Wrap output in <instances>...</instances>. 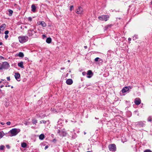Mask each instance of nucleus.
<instances>
[{
	"label": "nucleus",
	"instance_id": "obj_1",
	"mask_svg": "<svg viewBox=\"0 0 152 152\" xmlns=\"http://www.w3.org/2000/svg\"><path fill=\"white\" fill-rule=\"evenodd\" d=\"M19 42L21 43H23L28 41V37L27 36H20L18 37Z\"/></svg>",
	"mask_w": 152,
	"mask_h": 152
},
{
	"label": "nucleus",
	"instance_id": "obj_2",
	"mask_svg": "<svg viewBox=\"0 0 152 152\" xmlns=\"http://www.w3.org/2000/svg\"><path fill=\"white\" fill-rule=\"evenodd\" d=\"M20 130L19 129L14 128L11 130L9 132L12 134L11 136H14L16 135L20 131Z\"/></svg>",
	"mask_w": 152,
	"mask_h": 152
},
{
	"label": "nucleus",
	"instance_id": "obj_3",
	"mask_svg": "<svg viewBox=\"0 0 152 152\" xmlns=\"http://www.w3.org/2000/svg\"><path fill=\"white\" fill-rule=\"evenodd\" d=\"M9 66V64L7 62H3L0 65V70L8 69Z\"/></svg>",
	"mask_w": 152,
	"mask_h": 152
},
{
	"label": "nucleus",
	"instance_id": "obj_4",
	"mask_svg": "<svg viewBox=\"0 0 152 152\" xmlns=\"http://www.w3.org/2000/svg\"><path fill=\"white\" fill-rule=\"evenodd\" d=\"M84 11V10L83 8L80 7H78L76 10L75 12L78 14H83Z\"/></svg>",
	"mask_w": 152,
	"mask_h": 152
},
{
	"label": "nucleus",
	"instance_id": "obj_5",
	"mask_svg": "<svg viewBox=\"0 0 152 152\" xmlns=\"http://www.w3.org/2000/svg\"><path fill=\"white\" fill-rule=\"evenodd\" d=\"M108 148L109 150L112 151H116V147L114 144H112L109 145Z\"/></svg>",
	"mask_w": 152,
	"mask_h": 152
},
{
	"label": "nucleus",
	"instance_id": "obj_6",
	"mask_svg": "<svg viewBox=\"0 0 152 152\" xmlns=\"http://www.w3.org/2000/svg\"><path fill=\"white\" fill-rule=\"evenodd\" d=\"M57 132L60 136L62 137L65 136L67 134L66 131L64 130H58Z\"/></svg>",
	"mask_w": 152,
	"mask_h": 152
},
{
	"label": "nucleus",
	"instance_id": "obj_7",
	"mask_svg": "<svg viewBox=\"0 0 152 152\" xmlns=\"http://www.w3.org/2000/svg\"><path fill=\"white\" fill-rule=\"evenodd\" d=\"M109 18V16L107 15H102L98 17L99 20H105V21H107Z\"/></svg>",
	"mask_w": 152,
	"mask_h": 152
},
{
	"label": "nucleus",
	"instance_id": "obj_8",
	"mask_svg": "<svg viewBox=\"0 0 152 152\" xmlns=\"http://www.w3.org/2000/svg\"><path fill=\"white\" fill-rule=\"evenodd\" d=\"M131 88L130 86L125 87L122 89L121 92L122 93H126L130 89H131Z\"/></svg>",
	"mask_w": 152,
	"mask_h": 152
},
{
	"label": "nucleus",
	"instance_id": "obj_9",
	"mask_svg": "<svg viewBox=\"0 0 152 152\" xmlns=\"http://www.w3.org/2000/svg\"><path fill=\"white\" fill-rule=\"evenodd\" d=\"M87 77L88 78H90L93 75V74L91 70H89L87 72Z\"/></svg>",
	"mask_w": 152,
	"mask_h": 152
},
{
	"label": "nucleus",
	"instance_id": "obj_10",
	"mask_svg": "<svg viewBox=\"0 0 152 152\" xmlns=\"http://www.w3.org/2000/svg\"><path fill=\"white\" fill-rule=\"evenodd\" d=\"M141 102V100L139 98H136L134 99V102L136 105H138L140 104Z\"/></svg>",
	"mask_w": 152,
	"mask_h": 152
},
{
	"label": "nucleus",
	"instance_id": "obj_11",
	"mask_svg": "<svg viewBox=\"0 0 152 152\" xmlns=\"http://www.w3.org/2000/svg\"><path fill=\"white\" fill-rule=\"evenodd\" d=\"M35 33V32L33 30H30L28 31V34L29 37H31Z\"/></svg>",
	"mask_w": 152,
	"mask_h": 152
},
{
	"label": "nucleus",
	"instance_id": "obj_12",
	"mask_svg": "<svg viewBox=\"0 0 152 152\" xmlns=\"http://www.w3.org/2000/svg\"><path fill=\"white\" fill-rule=\"evenodd\" d=\"M15 77L16 79L18 81H20V75L19 73H15Z\"/></svg>",
	"mask_w": 152,
	"mask_h": 152
},
{
	"label": "nucleus",
	"instance_id": "obj_13",
	"mask_svg": "<svg viewBox=\"0 0 152 152\" xmlns=\"http://www.w3.org/2000/svg\"><path fill=\"white\" fill-rule=\"evenodd\" d=\"M37 23L39 25H41L43 27H45L46 26V23L43 21H39Z\"/></svg>",
	"mask_w": 152,
	"mask_h": 152
},
{
	"label": "nucleus",
	"instance_id": "obj_14",
	"mask_svg": "<svg viewBox=\"0 0 152 152\" xmlns=\"http://www.w3.org/2000/svg\"><path fill=\"white\" fill-rule=\"evenodd\" d=\"M66 83L67 84L71 85L73 81L72 79H69L66 80Z\"/></svg>",
	"mask_w": 152,
	"mask_h": 152
},
{
	"label": "nucleus",
	"instance_id": "obj_15",
	"mask_svg": "<svg viewBox=\"0 0 152 152\" xmlns=\"http://www.w3.org/2000/svg\"><path fill=\"white\" fill-rule=\"evenodd\" d=\"M144 124L143 121H140L137 122V125L140 126H144Z\"/></svg>",
	"mask_w": 152,
	"mask_h": 152
},
{
	"label": "nucleus",
	"instance_id": "obj_16",
	"mask_svg": "<svg viewBox=\"0 0 152 152\" xmlns=\"http://www.w3.org/2000/svg\"><path fill=\"white\" fill-rule=\"evenodd\" d=\"M6 27V25L5 24H2L0 26V30L1 31H3L4 30Z\"/></svg>",
	"mask_w": 152,
	"mask_h": 152
},
{
	"label": "nucleus",
	"instance_id": "obj_17",
	"mask_svg": "<svg viewBox=\"0 0 152 152\" xmlns=\"http://www.w3.org/2000/svg\"><path fill=\"white\" fill-rule=\"evenodd\" d=\"M31 8L32 9L31 10L34 12H35L36 11V10L37 8L35 6L34 4H32L31 5Z\"/></svg>",
	"mask_w": 152,
	"mask_h": 152
},
{
	"label": "nucleus",
	"instance_id": "obj_18",
	"mask_svg": "<svg viewBox=\"0 0 152 152\" xmlns=\"http://www.w3.org/2000/svg\"><path fill=\"white\" fill-rule=\"evenodd\" d=\"M23 61H21L20 62L18 63V66L20 67L21 68H24V66H23Z\"/></svg>",
	"mask_w": 152,
	"mask_h": 152
},
{
	"label": "nucleus",
	"instance_id": "obj_19",
	"mask_svg": "<svg viewBox=\"0 0 152 152\" xmlns=\"http://www.w3.org/2000/svg\"><path fill=\"white\" fill-rule=\"evenodd\" d=\"M16 56H19L20 57H23L24 56V55L23 53L22 52H20L18 54H16Z\"/></svg>",
	"mask_w": 152,
	"mask_h": 152
},
{
	"label": "nucleus",
	"instance_id": "obj_20",
	"mask_svg": "<svg viewBox=\"0 0 152 152\" xmlns=\"http://www.w3.org/2000/svg\"><path fill=\"white\" fill-rule=\"evenodd\" d=\"M51 39L50 37L47 38L46 40V42L48 43H50L51 42Z\"/></svg>",
	"mask_w": 152,
	"mask_h": 152
},
{
	"label": "nucleus",
	"instance_id": "obj_21",
	"mask_svg": "<svg viewBox=\"0 0 152 152\" xmlns=\"http://www.w3.org/2000/svg\"><path fill=\"white\" fill-rule=\"evenodd\" d=\"M4 135V134L3 131H0V139Z\"/></svg>",
	"mask_w": 152,
	"mask_h": 152
},
{
	"label": "nucleus",
	"instance_id": "obj_22",
	"mask_svg": "<svg viewBox=\"0 0 152 152\" xmlns=\"http://www.w3.org/2000/svg\"><path fill=\"white\" fill-rule=\"evenodd\" d=\"M45 137V136L44 134H41L39 136V139L41 140H42Z\"/></svg>",
	"mask_w": 152,
	"mask_h": 152
},
{
	"label": "nucleus",
	"instance_id": "obj_23",
	"mask_svg": "<svg viewBox=\"0 0 152 152\" xmlns=\"http://www.w3.org/2000/svg\"><path fill=\"white\" fill-rule=\"evenodd\" d=\"M21 146L23 148L26 147L27 146V144L25 142H23L21 144Z\"/></svg>",
	"mask_w": 152,
	"mask_h": 152
},
{
	"label": "nucleus",
	"instance_id": "obj_24",
	"mask_svg": "<svg viewBox=\"0 0 152 152\" xmlns=\"http://www.w3.org/2000/svg\"><path fill=\"white\" fill-rule=\"evenodd\" d=\"M32 122L33 124H36L37 123V121L35 119H33L32 120Z\"/></svg>",
	"mask_w": 152,
	"mask_h": 152
},
{
	"label": "nucleus",
	"instance_id": "obj_25",
	"mask_svg": "<svg viewBox=\"0 0 152 152\" xmlns=\"http://www.w3.org/2000/svg\"><path fill=\"white\" fill-rule=\"evenodd\" d=\"M138 38V36L137 35H134L133 37V40H135L136 39Z\"/></svg>",
	"mask_w": 152,
	"mask_h": 152
},
{
	"label": "nucleus",
	"instance_id": "obj_26",
	"mask_svg": "<svg viewBox=\"0 0 152 152\" xmlns=\"http://www.w3.org/2000/svg\"><path fill=\"white\" fill-rule=\"evenodd\" d=\"M4 146L3 145H1L0 146V150H2L4 149Z\"/></svg>",
	"mask_w": 152,
	"mask_h": 152
},
{
	"label": "nucleus",
	"instance_id": "obj_27",
	"mask_svg": "<svg viewBox=\"0 0 152 152\" xmlns=\"http://www.w3.org/2000/svg\"><path fill=\"white\" fill-rule=\"evenodd\" d=\"M99 58L97 57L94 60L95 61H99Z\"/></svg>",
	"mask_w": 152,
	"mask_h": 152
},
{
	"label": "nucleus",
	"instance_id": "obj_28",
	"mask_svg": "<svg viewBox=\"0 0 152 152\" xmlns=\"http://www.w3.org/2000/svg\"><path fill=\"white\" fill-rule=\"evenodd\" d=\"M144 152H152L151 151L149 150V149H147L145 150Z\"/></svg>",
	"mask_w": 152,
	"mask_h": 152
},
{
	"label": "nucleus",
	"instance_id": "obj_29",
	"mask_svg": "<svg viewBox=\"0 0 152 152\" xmlns=\"http://www.w3.org/2000/svg\"><path fill=\"white\" fill-rule=\"evenodd\" d=\"M70 11H72L74 7H73V6L72 5L70 6Z\"/></svg>",
	"mask_w": 152,
	"mask_h": 152
},
{
	"label": "nucleus",
	"instance_id": "obj_30",
	"mask_svg": "<svg viewBox=\"0 0 152 152\" xmlns=\"http://www.w3.org/2000/svg\"><path fill=\"white\" fill-rule=\"evenodd\" d=\"M110 26H111L110 25H107V26H106L105 27V30L107 29L108 27H110Z\"/></svg>",
	"mask_w": 152,
	"mask_h": 152
},
{
	"label": "nucleus",
	"instance_id": "obj_31",
	"mask_svg": "<svg viewBox=\"0 0 152 152\" xmlns=\"http://www.w3.org/2000/svg\"><path fill=\"white\" fill-rule=\"evenodd\" d=\"M9 33V31H8V30H7V31H5V32H4V33L6 35H7Z\"/></svg>",
	"mask_w": 152,
	"mask_h": 152
},
{
	"label": "nucleus",
	"instance_id": "obj_32",
	"mask_svg": "<svg viewBox=\"0 0 152 152\" xmlns=\"http://www.w3.org/2000/svg\"><path fill=\"white\" fill-rule=\"evenodd\" d=\"M40 123L41 124L42 123H46V121H45L43 120H42L40 121Z\"/></svg>",
	"mask_w": 152,
	"mask_h": 152
},
{
	"label": "nucleus",
	"instance_id": "obj_33",
	"mask_svg": "<svg viewBox=\"0 0 152 152\" xmlns=\"http://www.w3.org/2000/svg\"><path fill=\"white\" fill-rule=\"evenodd\" d=\"M9 12V13L11 15L13 13V11L12 10H10Z\"/></svg>",
	"mask_w": 152,
	"mask_h": 152
},
{
	"label": "nucleus",
	"instance_id": "obj_34",
	"mask_svg": "<svg viewBox=\"0 0 152 152\" xmlns=\"http://www.w3.org/2000/svg\"><path fill=\"white\" fill-rule=\"evenodd\" d=\"M86 74V72H82V75H83V76H85V75Z\"/></svg>",
	"mask_w": 152,
	"mask_h": 152
},
{
	"label": "nucleus",
	"instance_id": "obj_35",
	"mask_svg": "<svg viewBox=\"0 0 152 152\" xmlns=\"http://www.w3.org/2000/svg\"><path fill=\"white\" fill-rule=\"evenodd\" d=\"M148 121H152L151 118L150 117H149L148 119Z\"/></svg>",
	"mask_w": 152,
	"mask_h": 152
},
{
	"label": "nucleus",
	"instance_id": "obj_36",
	"mask_svg": "<svg viewBox=\"0 0 152 152\" xmlns=\"http://www.w3.org/2000/svg\"><path fill=\"white\" fill-rule=\"evenodd\" d=\"M6 124L7 125H9L10 124L11 122L10 121H8L7 122Z\"/></svg>",
	"mask_w": 152,
	"mask_h": 152
},
{
	"label": "nucleus",
	"instance_id": "obj_37",
	"mask_svg": "<svg viewBox=\"0 0 152 152\" xmlns=\"http://www.w3.org/2000/svg\"><path fill=\"white\" fill-rule=\"evenodd\" d=\"M7 79L9 81V80H10V77H7Z\"/></svg>",
	"mask_w": 152,
	"mask_h": 152
},
{
	"label": "nucleus",
	"instance_id": "obj_38",
	"mask_svg": "<svg viewBox=\"0 0 152 152\" xmlns=\"http://www.w3.org/2000/svg\"><path fill=\"white\" fill-rule=\"evenodd\" d=\"M28 20L29 21H31L32 20V18L31 17H29L28 18Z\"/></svg>",
	"mask_w": 152,
	"mask_h": 152
},
{
	"label": "nucleus",
	"instance_id": "obj_39",
	"mask_svg": "<svg viewBox=\"0 0 152 152\" xmlns=\"http://www.w3.org/2000/svg\"><path fill=\"white\" fill-rule=\"evenodd\" d=\"M99 62H102V59H100L99 58Z\"/></svg>",
	"mask_w": 152,
	"mask_h": 152
},
{
	"label": "nucleus",
	"instance_id": "obj_40",
	"mask_svg": "<svg viewBox=\"0 0 152 152\" xmlns=\"http://www.w3.org/2000/svg\"><path fill=\"white\" fill-rule=\"evenodd\" d=\"M48 145H46L45 146V150L47 148H48Z\"/></svg>",
	"mask_w": 152,
	"mask_h": 152
},
{
	"label": "nucleus",
	"instance_id": "obj_41",
	"mask_svg": "<svg viewBox=\"0 0 152 152\" xmlns=\"http://www.w3.org/2000/svg\"><path fill=\"white\" fill-rule=\"evenodd\" d=\"M8 37V36L7 35H6L5 36V38L6 39H7Z\"/></svg>",
	"mask_w": 152,
	"mask_h": 152
},
{
	"label": "nucleus",
	"instance_id": "obj_42",
	"mask_svg": "<svg viewBox=\"0 0 152 152\" xmlns=\"http://www.w3.org/2000/svg\"><path fill=\"white\" fill-rule=\"evenodd\" d=\"M128 40L129 41H130L131 40V39L130 38H128Z\"/></svg>",
	"mask_w": 152,
	"mask_h": 152
},
{
	"label": "nucleus",
	"instance_id": "obj_43",
	"mask_svg": "<svg viewBox=\"0 0 152 152\" xmlns=\"http://www.w3.org/2000/svg\"><path fill=\"white\" fill-rule=\"evenodd\" d=\"M43 37H46V36L45 35H42Z\"/></svg>",
	"mask_w": 152,
	"mask_h": 152
},
{
	"label": "nucleus",
	"instance_id": "obj_44",
	"mask_svg": "<svg viewBox=\"0 0 152 152\" xmlns=\"http://www.w3.org/2000/svg\"><path fill=\"white\" fill-rule=\"evenodd\" d=\"M4 86L3 85H1L0 86V88H2Z\"/></svg>",
	"mask_w": 152,
	"mask_h": 152
},
{
	"label": "nucleus",
	"instance_id": "obj_45",
	"mask_svg": "<svg viewBox=\"0 0 152 152\" xmlns=\"http://www.w3.org/2000/svg\"><path fill=\"white\" fill-rule=\"evenodd\" d=\"M84 48H85V49H86L87 48V46H84Z\"/></svg>",
	"mask_w": 152,
	"mask_h": 152
},
{
	"label": "nucleus",
	"instance_id": "obj_46",
	"mask_svg": "<svg viewBox=\"0 0 152 152\" xmlns=\"http://www.w3.org/2000/svg\"><path fill=\"white\" fill-rule=\"evenodd\" d=\"M4 80H5L4 79H3L1 80V81H2H2H4Z\"/></svg>",
	"mask_w": 152,
	"mask_h": 152
},
{
	"label": "nucleus",
	"instance_id": "obj_47",
	"mask_svg": "<svg viewBox=\"0 0 152 152\" xmlns=\"http://www.w3.org/2000/svg\"><path fill=\"white\" fill-rule=\"evenodd\" d=\"M2 45V42H0V45Z\"/></svg>",
	"mask_w": 152,
	"mask_h": 152
},
{
	"label": "nucleus",
	"instance_id": "obj_48",
	"mask_svg": "<svg viewBox=\"0 0 152 152\" xmlns=\"http://www.w3.org/2000/svg\"><path fill=\"white\" fill-rule=\"evenodd\" d=\"M64 69V68H61V70Z\"/></svg>",
	"mask_w": 152,
	"mask_h": 152
},
{
	"label": "nucleus",
	"instance_id": "obj_49",
	"mask_svg": "<svg viewBox=\"0 0 152 152\" xmlns=\"http://www.w3.org/2000/svg\"><path fill=\"white\" fill-rule=\"evenodd\" d=\"M4 82H3L4 83H6V80H4Z\"/></svg>",
	"mask_w": 152,
	"mask_h": 152
},
{
	"label": "nucleus",
	"instance_id": "obj_50",
	"mask_svg": "<svg viewBox=\"0 0 152 152\" xmlns=\"http://www.w3.org/2000/svg\"><path fill=\"white\" fill-rule=\"evenodd\" d=\"M68 62H69L70 61L69 60H68Z\"/></svg>",
	"mask_w": 152,
	"mask_h": 152
},
{
	"label": "nucleus",
	"instance_id": "obj_51",
	"mask_svg": "<svg viewBox=\"0 0 152 152\" xmlns=\"http://www.w3.org/2000/svg\"><path fill=\"white\" fill-rule=\"evenodd\" d=\"M84 134H86V132H84Z\"/></svg>",
	"mask_w": 152,
	"mask_h": 152
},
{
	"label": "nucleus",
	"instance_id": "obj_52",
	"mask_svg": "<svg viewBox=\"0 0 152 152\" xmlns=\"http://www.w3.org/2000/svg\"><path fill=\"white\" fill-rule=\"evenodd\" d=\"M2 82V81H0V84Z\"/></svg>",
	"mask_w": 152,
	"mask_h": 152
},
{
	"label": "nucleus",
	"instance_id": "obj_53",
	"mask_svg": "<svg viewBox=\"0 0 152 152\" xmlns=\"http://www.w3.org/2000/svg\"><path fill=\"white\" fill-rule=\"evenodd\" d=\"M13 88V87L12 86L11 87V88Z\"/></svg>",
	"mask_w": 152,
	"mask_h": 152
},
{
	"label": "nucleus",
	"instance_id": "obj_54",
	"mask_svg": "<svg viewBox=\"0 0 152 152\" xmlns=\"http://www.w3.org/2000/svg\"><path fill=\"white\" fill-rule=\"evenodd\" d=\"M151 3L152 4V1H151Z\"/></svg>",
	"mask_w": 152,
	"mask_h": 152
}]
</instances>
